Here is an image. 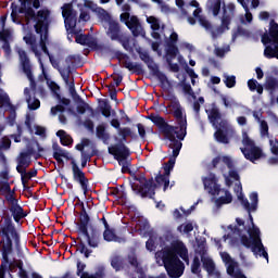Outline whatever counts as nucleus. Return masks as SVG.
Segmentation results:
<instances>
[{
    "mask_svg": "<svg viewBox=\"0 0 278 278\" xmlns=\"http://www.w3.org/2000/svg\"><path fill=\"white\" fill-rule=\"evenodd\" d=\"M15 51L18 55L23 73H25L29 81H34V74L31 72V61L29 60V55H27V51H25L23 48H16Z\"/></svg>",
    "mask_w": 278,
    "mask_h": 278,
    "instance_id": "4468645a",
    "label": "nucleus"
},
{
    "mask_svg": "<svg viewBox=\"0 0 278 278\" xmlns=\"http://www.w3.org/2000/svg\"><path fill=\"white\" fill-rule=\"evenodd\" d=\"M109 153L110 155H113L119 166L131 155L129 148H127L123 141H118L117 143L109 147Z\"/></svg>",
    "mask_w": 278,
    "mask_h": 278,
    "instance_id": "ddd939ff",
    "label": "nucleus"
},
{
    "mask_svg": "<svg viewBox=\"0 0 278 278\" xmlns=\"http://www.w3.org/2000/svg\"><path fill=\"white\" fill-rule=\"evenodd\" d=\"M4 199L8 205L2 208L0 215V240L23 242V235L16 225L21 227V220L27 218L29 213L18 203L14 192L5 194Z\"/></svg>",
    "mask_w": 278,
    "mask_h": 278,
    "instance_id": "f257e3e1",
    "label": "nucleus"
},
{
    "mask_svg": "<svg viewBox=\"0 0 278 278\" xmlns=\"http://www.w3.org/2000/svg\"><path fill=\"white\" fill-rule=\"evenodd\" d=\"M248 87L251 92H257V94H264V86H262L260 83H257L255 79L248 80Z\"/></svg>",
    "mask_w": 278,
    "mask_h": 278,
    "instance_id": "c9c22d12",
    "label": "nucleus"
},
{
    "mask_svg": "<svg viewBox=\"0 0 278 278\" xmlns=\"http://www.w3.org/2000/svg\"><path fill=\"white\" fill-rule=\"evenodd\" d=\"M111 266L116 273H119V270H125V268H127V262H125V258L122 256H113Z\"/></svg>",
    "mask_w": 278,
    "mask_h": 278,
    "instance_id": "c756f323",
    "label": "nucleus"
},
{
    "mask_svg": "<svg viewBox=\"0 0 278 278\" xmlns=\"http://www.w3.org/2000/svg\"><path fill=\"white\" fill-rule=\"evenodd\" d=\"M204 189L207 190L208 194L212 197H218L222 190L220 185H218V178L216 174L210 173L207 177H202Z\"/></svg>",
    "mask_w": 278,
    "mask_h": 278,
    "instance_id": "2eb2a0df",
    "label": "nucleus"
},
{
    "mask_svg": "<svg viewBox=\"0 0 278 278\" xmlns=\"http://www.w3.org/2000/svg\"><path fill=\"white\" fill-rule=\"evenodd\" d=\"M106 36L113 42H119L125 51H134L130 46V38L121 28V24L116 21L109 22V28L106 30Z\"/></svg>",
    "mask_w": 278,
    "mask_h": 278,
    "instance_id": "9b49d317",
    "label": "nucleus"
},
{
    "mask_svg": "<svg viewBox=\"0 0 278 278\" xmlns=\"http://www.w3.org/2000/svg\"><path fill=\"white\" fill-rule=\"evenodd\" d=\"M122 65L124 66V68H127L129 71H132V73H135V75H143L144 74V70L142 68V64L140 63H135L131 62V59L128 56V59H124L122 61Z\"/></svg>",
    "mask_w": 278,
    "mask_h": 278,
    "instance_id": "b1692460",
    "label": "nucleus"
},
{
    "mask_svg": "<svg viewBox=\"0 0 278 278\" xmlns=\"http://www.w3.org/2000/svg\"><path fill=\"white\" fill-rule=\"evenodd\" d=\"M148 68L151 71V73H152V75H154V77H157V79H159V81H161V84H166V81H168V77H166V74H164L160 71V66H157V64L149 63Z\"/></svg>",
    "mask_w": 278,
    "mask_h": 278,
    "instance_id": "cd10ccee",
    "label": "nucleus"
},
{
    "mask_svg": "<svg viewBox=\"0 0 278 278\" xmlns=\"http://www.w3.org/2000/svg\"><path fill=\"white\" fill-rule=\"evenodd\" d=\"M201 262L204 270L208 273V275H213L214 270H216V264H214V261L210 257H205V250H200Z\"/></svg>",
    "mask_w": 278,
    "mask_h": 278,
    "instance_id": "a878e982",
    "label": "nucleus"
},
{
    "mask_svg": "<svg viewBox=\"0 0 278 278\" xmlns=\"http://www.w3.org/2000/svg\"><path fill=\"white\" fill-rule=\"evenodd\" d=\"M236 266H238V263L236 261H232L231 263H227V274L230 277H236L238 271H236Z\"/></svg>",
    "mask_w": 278,
    "mask_h": 278,
    "instance_id": "052dcab7",
    "label": "nucleus"
},
{
    "mask_svg": "<svg viewBox=\"0 0 278 278\" xmlns=\"http://www.w3.org/2000/svg\"><path fill=\"white\" fill-rule=\"evenodd\" d=\"M24 42H26L27 45H29V47H31V51L33 53H35L36 58L38 59V62L40 64V68H42V71H45V63H42V53H40V51H38V48H36V36H34V34L28 33L26 36L23 37Z\"/></svg>",
    "mask_w": 278,
    "mask_h": 278,
    "instance_id": "412c9836",
    "label": "nucleus"
},
{
    "mask_svg": "<svg viewBox=\"0 0 278 278\" xmlns=\"http://www.w3.org/2000/svg\"><path fill=\"white\" fill-rule=\"evenodd\" d=\"M118 136L122 137V139H119V141L125 143V142H127V138H134V132L131 131V128L124 127V128H119Z\"/></svg>",
    "mask_w": 278,
    "mask_h": 278,
    "instance_id": "ea45409f",
    "label": "nucleus"
},
{
    "mask_svg": "<svg viewBox=\"0 0 278 278\" xmlns=\"http://www.w3.org/2000/svg\"><path fill=\"white\" fill-rule=\"evenodd\" d=\"M225 79H224V84L226 86V88H236V76L231 75H224Z\"/></svg>",
    "mask_w": 278,
    "mask_h": 278,
    "instance_id": "6e6d98bb",
    "label": "nucleus"
},
{
    "mask_svg": "<svg viewBox=\"0 0 278 278\" xmlns=\"http://www.w3.org/2000/svg\"><path fill=\"white\" fill-rule=\"evenodd\" d=\"M56 137L60 138V142L63 147H73V137L66 134L65 130H58Z\"/></svg>",
    "mask_w": 278,
    "mask_h": 278,
    "instance_id": "473e14b6",
    "label": "nucleus"
},
{
    "mask_svg": "<svg viewBox=\"0 0 278 278\" xmlns=\"http://www.w3.org/2000/svg\"><path fill=\"white\" fill-rule=\"evenodd\" d=\"M60 75L65 84H70L71 79V65L66 67V70H61Z\"/></svg>",
    "mask_w": 278,
    "mask_h": 278,
    "instance_id": "e2e57ef3",
    "label": "nucleus"
},
{
    "mask_svg": "<svg viewBox=\"0 0 278 278\" xmlns=\"http://www.w3.org/2000/svg\"><path fill=\"white\" fill-rule=\"evenodd\" d=\"M26 14L28 21L34 18L36 20L34 29L36 34L40 36L39 47L41 48V51L46 55H51L49 48H47V40H49V27L51 26V24H49V12L40 11L37 15H35L33 10H28Z\"/></svg>",
    "mask_w": 278,
    "mask_h": 278,
    "instance_id": "0eeeda50",
    "label": "nucleus"
},
{
    "mask_svg": "<svg viewBox=\"0 0 278 278\" xmlns=\"http://www.w3.org/2000/svg\"><path fill=\"white\" fill-rule=\"evenodd\" d=\"M156 260H162L163 266L170 278H179L186 270V264H189L190 257L188 256V248L184 242H178L170 248H164L155 253ZM184 262H181V260Z\"/></svg>",
    "mask_w": 278,
    "mask_h": 278,
    "instance_id": "f03ea898",
    "label": "nucleus"
},
{
    "mask_svg": "<svg viewBox=\"0 0 278 278\" xmlns=\"http://www.w3.org/2000/svg\"><path fill=\"white\" fill-rule=\"evenodd\" d=\"M62 16L64 18L65 27L73 29L77 26V11L73 9L72 3H65L63 5Z\"/></svg>",
    "mask_w": 278,
    "mask_h": 278,
    "instance_id": "f3484780",
    "label": "nucleus"
},
{
    "mask_svg": "<svg viewBox=\"0 0 278 278\" xmlns=\"http://www.w3.org/2000/svg\"><path fill=\"white\" fill-rule=\"evenodd\" d=\"M72 172H73L74 181H77L78 184H80L84 194H87L89 180L86 178V173H84V170L79 168V166L77 165V163H75V161H72Z\"/></svg>",
    "mask_w": 278,
    "mask_h": 278,
    "instance_id": "a211bd4d",
    "label": "nucleus"
},
{
    "mask_svg": "<svg viewBox=\"0 0 278 278\" xmlns=\"http://www.w3.org/2000/svg\"><path fill=\"white\" fill-rule=\"evenodd\" d=\"M180 86L182 87L185 94H189V97H192V99H197V94H194V91L192 90V86L186 83V78L181 80Z\"/></svg>",
    "mask_w": 278,
    "mask_h": 278,
    "instance_id": "de8ad7c7",
    "label": "nucleus"
},
{
    "mask_svg": "<svg viewBox=\"0 0 278 278\" xmlns=\"http://www.w3.org/2000/svg\"><path fill=\"white\" fill-rule=\"evenodd\" d=\"M223 192L225 193L224 197H219L215 200V205L217 207H223V205H229L233 201V195H231V192L227 189H223Z\"/></svg>",
    "mask_w": 278,
    "mask_h": 278,
    "instance_id": "c85d7f7f",
    "label": "nucleus"
},
{
    "mask_svg": "<svg viewBox=\"0 0 278 278\" xmlns=\"http://www.w3.org/2000/svg\"><path fill=\"white\" fill-rule=\"evenodd\" d=\"M204 103H205V98L203 97H199L198 100L193 102V111L198 116L201 113V105H203Z\"/></svg>",
    "mask_w": 278,
    "mask_h": 278,
    "instance_id": "4d7b16f0",
    "label": "nucleus"
},
{
    "mask_svg": "<svg viewBox=\"0 0 278 278\" xmlns=\"http://www.w3.org/2000/svg\"><path fill=\"white\" fill-rule=\"evenodd\" d=\"M18 3H21V7H18L16 2L11 3V21L16 23V25H21V15L18 14H24L26 25H31V23H35L36 25V18H33V20L27 18L28 10H31L34 12L35 17L39 12H48V23L49 25H51V11H49V9L39 10L40 0H18ZM31 4H33V8H31ZM36 10H39V11L36 12Z\"/></svg>",
    "mask_w": 278,
    "mask_h": 278,
    "instance_id": "39448f33",
    "label": "nucleus"
},
{
    "mask_svg": "<svg viewBox=\"0 0 278 278\" xmlns=\"http://www.w3.org/2000/svg\"><path fill=\"white\" fill-rule=\"evenodd\" d=\"M210 10L213 12V16L220 14V5L223 0H208Z\"/></svg>",
    "mask_w": 278,
    "mask_h": 278,
    "instance_id": "37998d69",
    "label": "nucleus"
},
{
    "mask_svg": "<svg viewBox=\"0 0 278 278\" xmlns=\"http://www.w3.org/2000/svg\"><path fill=\"white\" fill-rule=\"evenodd\" d=\"M174 118L176 119L175 126L168 124L164 117L151 114L149 121L160 129L165 140L169 142H184L188 136V119L184 117L181 106L174 110Z\"/></svg>",
    "mask_w": 278,
    "mask_h": 278,
    "instance_id": "7ed1b4c3",
    "label": "nucleus"
},
{
    "mask_svg": "<svg viewBox=\"0 0 278 278\" xmlns=\"http://www.w3.org/2000/svg\"><path fill=\"white\" fill-rule=\"evenodd\" d=\"M229 25H231V15H227V9L224 8V15L222 16L220 26H223L228 31Z\"/></svg>",
    "mask_w": 278,
    "mask_h": 278,
    "instance_id": "3c124183",
    "label": "nucleus"
},
{
    "mask_svg": "<svg viewBox=\"0 0 278 278\" xmlns=\"http://www.w3.org/2000/svg\"><path fill=\"white\" fill-rule=\"evenodd\" d=\"M103 238L106 242H117L118 236H116V232L112 228H104Z\"/></svg>",
    "mask_w": 278,
    "mask_h": 278,
    "instance_id": "e433bc0d",
    "label": "nucleus"
},
{
    "mask_svg": "<svg viewBox=\"0 0 278 278\" xmlns=\"http://www.w3.org/2000/svg\"><path fill=\"white\" fill-rule=\"evenodd\" d=\"M269 147L273 155L278 156V139L277 138H270L269 139Z\"/></svg>",
    "mask_w": 278,
    "mask_h": 278,
    "instance_id": "338daca9",
    "label": "nucleus"
},
{
    "mask_svg": "<svg viewBox=\"0 0 278 278\" xmlns=\"http://www.w3.org/2000/svg\"><path fill=\"white\" fill-rule=\"evenodd\" d=\"M80 278H105V267H99L94 274L84 273Z\"/></svg>",
    "mask_w": 278,
    "mask_h": 278,
    "instance_id": "a19ab883",
    "label": "nucleus"
},
{
    "mask_svg": "<svg viewBox=\"0 0 278 278\" xmlns=\"http://www.w3.org/2000/svg\"><path fill=\"white\" fill-rule=\"evenodd\" d=\"M220 162H223L227 168H236V165L233 164V160L231 159V156H220L217 155L212 160V168H218V165L220 164Z\"/></svg>",
    "mask_w": 278,
    "mask_h": 278,
    "instance_id": "393cba45",
    "label": "nucleus"
},
{
    "mask_svg": "<svg viewBox=\"0 0 278 278\" xmlns=\"http://www.w3.org/2000/svg\"><path fill=\"white\" fill-rule=\"evenodd\" d=\"M175 58H177V54L173 55L170 53H166V62L172 73H179V64L173 63V60H175Z\"/></svg>",
    "mask_w": 278,
    "mask_h": 278,
    "instance_id": "58836bf2",
    "label": "nucleus"
},
{
    "mask_svg": "<svg viewBox=\"0 0 278 278\" xmlns=\"http://www.w3.org/2000/svg\"><path fill=\"white\" fill-rule=\"evenodd\" d=\"M147 23L151 25V29L153 31H160V20H157L155 16L147 17Z\"/></svg>",
    "mask_w": 278,
    "mask_h": 278,
    "instance_id": "603ef678",
    "label": "nucleus"
},
{
    "mask_svg": "<svg viewBox=\"0 0 278 278\" xmlns=\"http://www.w3.org/2000/svg\"><path fill=\"white\" fill-rule=\"evenodd\" d=\"M80 205L81 211L79 214V220L76 223V225L78 226L80 233H83L87 239L88 247H91V249H97V247H99V238H101V233L97 228H94V226L90 227V232L88 231V225H90V215H88L84 202H81Z\"/></svg>",
    "mask_w": 278,
    "mask_h": 278,
    "instance_id": "6e6552de",
    "label": "nucleus"
},
{
    "mask_svg": "<svg viewBox=\"0 0 278 278\" xmlns=\"http://www.w3.org/2000/svg\"><path fill=\"white\" fill-rule=\"evenodd\" d=\"M96 136L98 140H102L104 144H110V132H108L105 124H99L96 127Z\"/></svg>",
    "mask_w": 278,
    "mask_h": 278,
    "instance_id": "bb28decb",
    "label": "nucleus"
},
{
    "mask_svg": "<svg viewBox=\"0 0 278 278\" xmlns=\"http://www.w3.org/2000/svg\"><path fill=\"white\" fill-rule=\"evenodd\" d=\"M89 41L90 38L88 37V35H77L75 38V42H77V45H81L83 47H86Z\"/></svg>",
    "mask_w": 278,
    "mask_h": 278,
    "instance_id": "69168bd1",
    "label": "nucleus"
},
{
    "mask_svg": "<svg viewBox=\"0 0 278 278\" xmlns=\"http://www.w3.org/2000/svg\"><path fill=\"white\" fill-rule=\"evenodd\" d=\"M168 149H172V156H169L168 162L163 164V175L170 177V173H173V168H175V162H177V157H179V153H181V148L184 143L181 141H169Z\"/></svg>",
    "mask_w": 278,
    "mask_h": 278,
    "instance_id": "f8f14e48",
    "label": "nucleus"
},
{
    "mask_svg": "<svg viewBox=\"0 0 278 278\" xmlns=\"http://www.w3.org/2000/svg\"><path fill=\"white\" fill-rule=\"evenodd\" d=\"M12 192L14 197V194L16 193V190L15 189L12 190V187H10V182L0 180V194H12Z\"/></svg>",
    "mask_w": 278,
    "mask_h": 278,
    "instance_id": "c03bdc74",
    "label": "nucleus"
},
{
    "mask_svg": "<svg viewBox=\"0 0 278 278\" xmlns=\"http://www.w3.org/2000/svg\"><path fill=\"white\" fill-rule=\"evenodd\" d=\"M250 201L253 212H257V203H260V197L257 195V192H252L250 194Z\"/></svg>",
    "mask_w": 278,
    "mask_h": 278,
    "instance_id": "bf43d9fd",
    "label": "nucleus"
},
{
    "mask_svg": "<svg viewBox=\"0 0 278 278\" xmlns=\"http://www.w3.org/2000/svg\"><path fill=\"white\" fill-rule=\"evenodd\" d=\"M128 263L130 264V266H132V268H135V273H137L138 275H142L143 269L140 266V263L138 262V257H136V255H128Z\"/></svg>",
    "mask_w": 278,
    "mask_h": 278,
    "instance_id": "4c0bfd02",
    "label": "nucleus"
},
{
    "mask_svg": "<svg viewBox=\"0 0 278 278\" xmlns=\"http://www.w3.org/2000/svg\"><path fill=\"white\" fill-rule=\"evenodd\" d=\"M154 181H156L157 186H163V192H166V190H168V186H170V176H166V174L159 172Z\"/></svg>",
    "mask_w": 278,
    "mask_h": 278,
    "instance_id": "7c9ffc66",
    "label": "nucleus"
},
{
    "mask_svg": "<svg viewBox=\"0 0 278 278\" xmlns=\"http://www.w3.org/2000/svg\"><path fill=\"white\" fill-rule=\"evenodd\" d=\"M241 152L244 155L245 160H249L253 164L257 162L264 155V152H262V148L254 146L250 149L241 148Z\"/></svg>",
    "mask_w": 278,
    "mask_h": 278,
    "instance_id": "aec40b11",
    "label": "nucleus"
},
{
    "mask_svg": "<svg viewBox=\"0 0 278 278\" xmlns=\"http://www.w3.org/2000/svg\"><path fill=\"white\" fill-rule=\"evenodd\" d=\"M94 155H99V150L92 148L91 152H83L81 153V168H86L88 162L94 157Z\"/></svg>",
    "mask_w": 278,
    "mask_h": 278,
    "instance_id": "72a5a7b5",
    "label": "nucleus"
},
{
    "mask_svg": "<svg viewBox=\"0 0 278 278\" xmlns=\"http://www.w3.org/2000/svg\"><path fill=\"white\" fill-rule=\"evenodd\" d=\"M264 86L265 90H269L270 94H273V92H275V90L278 88V80L277 78L269 76L266 78Z\"/></svg>",
    "mask_w": 278,
    "mask_h": 278,
    "instance_id": "f704fd0d",
    "label": "nucleus"
},
{
    "mask_svg": "<svg viewBox=\"0 0 278 278\" xmlns=\"http://www.w3.org/2000/svg\"><path fill=\"white\" fill-rule=\"evenodd\" d=\"M100 112L104 118L112 116V105L106 100L103 101V105L100 106Z\"/></svg>",
    "mask_w": 278,
    "mask_h": 278,
    "instance_id": "49530a36",
    "label": "nucleus"
},
{
    "mask_svg": "<svg viewBox=\"0 0 278 278\" xmlns=\"http://www.w3.org/2000/svg\"><path fill=\"white\" fill-rule=\"evenodd\" d=\"M17 164L25 166V168H29L31 164V157L21 152L17 157Z\"/></svg>",
    "mask_w": 278,
    "mask_h": 278,
    "instance_id": "a18cd8bd",
    "label": "nucleus"
},
{
    "mask_svg": "<svg viewBox=\"0 0 278 278\" xmlns=\"http://www.w3.org/2000/svg\"><path fill=\"white\" fill-rule=\"evenodd\" d=\"M121 21L126 22V26L128 27V29H130L132 36L138 37L140 36V34H142V25L140 24V20H138V16H131L129 13H122Z\"/></svg>",
    "mask_w": 278,
    "mask_h": 278,
    "instance_id": "dca6fc26",
    "label": "nucleus"
},
{
    "mask_svg": "<svg viewBox=\"0 0 278 278\" xmlns=\"http://www.w3.org/2000/svg\"><path fill=\"white\" fill-rule=\"evenodd\" d=\"M191 273L193 275H201V260L199 256L193 257V262L191 264Z\"/></svg>",
    "mask_w": 278,
    "mask_h": 278,
    "instance_id": "8fccbe9b",
    "label": "nucleus"
},
{
    "mask_svg": "<svg viewBox=\"0 0 278 278\" xmlns=\"http://www.w3.org/2000/svg\"><path fill=\"white\" fill-rule=\"evenodd\" d=\"M177 231H179L180 233L184 231V233H190L191 231H194V226L192 225V223H187L185 226L180 225L177 227Z\"/></svg>",
    "mask_w": 278,
    "mask_h": 278,
    "instance_id": "13d9d810",
    "label": "nucleus"
},
{
    "mask_svg": "<svg viewBox=\"0 0 278 278\" xmlns=\"http://www.w3.org/2000/svg\"><path fill=\"white\" fill-rule=\"evenodd\" d=\"M248 233L250 238L247 235H242L240 237L241 244L245 247V249H251L254 255H256V253H261V257L268 260V252H266L264 243H262V232L260 231L257 226L248 228Z\"/></svg>",
    "mask_w": 278,
    "mask_h": 278,
    "instance_id": "1a4fd4ad",
    "label": "nucleus"
},
{
    "mask_svg": "<svg viewBox=\"0 0 278 278\" xmlns=\"http://www.w3.org/2000/svg\"><path fill=\"white\" fill-rule=\"evenodd\" d=\"M16 253L17 257L23 256V241H10L0 239V278H5L8 273H13L16 265L10 260Z\"/></svg>",
    "mask_w": 278,
    "mask_h": 278,
    "instance_id": "20e7f679",
    "label": "nucleus"
},
{
    "mask_svg": "<svg viewBox=\"0 0 278 278\" xmlns=\"http://www.w3.org/2000/svg\"><path fill=\"white\" fill-rule=\"evenodd\" d=\"M207 118L211 125L216 129L214 132V138L219 144H229V131H233L229 122L223 118V113L218 106H213L211 110H206Z\"/></svg>",
    "mask_w": 278,
    "mask_h": 278,
    "instance_id": "423d86ee",
    "label": "nucleus"
},
{
    "mask_svg": "<svg viewBox=\"0 0 278 278\" xmlns=\"http://www.w3.org/2000/svg\"><path fill=\"white\" fill-rule=\"evenodd\" d=\"M198 21L201 27H204V29L206 30L212 29V23H210L205 16H199Z\"/></svg>",
    "mask_w": 278,
    "mask_h": 278,
    "instance_id": "774afa93",
    "label": "nucleus"
},
{
    "mask_svg": "<svg viewBox=\"0 0 278 278\" xmlns=\"http://www.w3.org/2000/svg\"><path fill=\"white\" fill-rule=\"evenodd\" d=\"M238 200L248 213L254 212L251 202H249V199L244 198V194H238Z\"/></svg>",
    "mask_w": 278,
    "mask_h": 278,
    "instance_id": "09e8293b",
    "label": "nucleus"
},
{
    "mask_svg": "<svg viewBox=\"0 0 278 278\" xmlns=\"http://www.w3.org/2000/svg\"><path fill=\"white\" fill-rule=\"evenodd\" d=\"M178 40L179 35L173 31L169 36V39L166 41L167 48L165 53H169V55H179V48L177 47Z\"/></svg>",
    "mask_w": 278,
    "mask_h": 278,
    "instance_id": "4be33fe9",
    "label": "nucleus"
},
{
    "mask_svg": "<svg viewBox=\"0 0 278 278\" xmlns=\"http://www.w3.org/2000/svg\"><path fill=\"white\" fill-rule=\"evenodd\" d=\"M135 181L131 184V190L136 194H139L141 199H155V190H157V184L153 178L147 179L144 176H136Z\"/></svg>",
    "mask_w": 278,
    "mask_h": 278,
    "instance_id": "9d476101",
    "label": "nucleus"
},
{
    "mask_svg": "<svg viewBox=\"0 0 278 278\" xmlns=\"http://www.w3.org/2000/svg\"><path fill=\"white\" fill-rule=\"evenodd\" d=\"M242 144L243 147H249L250 149L255 147V141L249 138V134L247 131H242Z\"/></svg>",
    "mask_w": 278,
    "mask_h": 278,
    "instance_id": "864d4df0",
    "label": "nucleus"
},
{
    "mask_svg": "<svg viewBox=\"0 0 278 278\" xmlns=\"http://www.w3.org/2000/svg\"><path fill=\"white\" fill-rule=\"evenodd\" d=\"M26 102L28 104L29 110L35 111V110H38L40 108V100L34 99V101H31V96H28L26 98Z\"/></svg>",
    "mask_w": 278,
    "mask_h": 278,
    "instance_id": "5fc2aeb1",
    "label": "nucleus"
},
{
    "mask_svg": "<svg viewBox=\"0 0 278 278\" xmlns=\"http://www.w3.org/2000/svg\"><path fill=\"white\" fill-rule=\"evenodd\" d=\"M83 104L77 105L76 110L78 114H86V112H90L91 116H94V109L90 106V104L86 103L84 100H81Z\"/></svg>",
    "mask_w": 278,
    "mask_h": 278,
    "instance_id": "79ce46f5",
    "label": "nucleus"
},
{
    "mask_svg": "<svg viewBox=\"0 0 278 278\" xmlns=\"http://www.w3.org/2000/svg\"><path fill=\"white\" fill-rule=\"evenodd\" d=\"M79 253L84 254L85 257H90V254L92 253V250H89L86 248V243L80 239V242L78 243Z\"/></svg>",
    "mask_w": 278,
    "mask_h": 278,
    "instance_id": "680f3d73",
    "label": "nucleus"
},
{
    "mask_svg": "<svg viewBox=\"0 0 278 278\" xmlns=\"http://www.w3.org/2000/svg\"><path fill=\"white\" fill-rule=\"evenodd\" d=\"M0 40L3 42L2 49L5 55H10L12 53V48L10 47V40H12V30L2 29L0 30Z\"/></svg>",
    "mask_w": 278,
    "mask_h": 278,
    "instance_id": "5701e85b",
    "label": "nucleus"
},
{
    "mask_svg": "<svg viewBox=\"0 0 278 278\" xmlns=\"http://www.w3.org/2000/svg\"><path fill=\"white\" fill-rule=\"evenodd\" d=\"M271 43L275 46H265L264 55L265 58H267V60H273V58H276L278 60V41Z\"/></svg>",
    "mask_w": 278,
    "mask_h": 278,
    "instance_id": "2f4dec72",
    "label": "nucleus"
},
{
    "mask_svg": "<svg viewBox=\"0 0 278 278\" xmlns=\"http://www.w3.org/2000/svg\"><path fill=\"white\" fill-rule=\"evenodd\" d=\"M261 136L262 138H269V132H268V122L267 121H261Z\"/></svg>",
    "mask_w": 278,
    "mask_h": 278,
    "instance_id": "0e129e2a",
    "label": "nucleus"
},
{
    "mask_svg": "<svg viewBox=\"0 0 278 278\" xmlns=\"http://www.w3.org/2000/svg\"><path fill=\"white\" fill-rule=\"evenodd\" d=\"M261 42H263L264 46L266 45H273V42H278V24L275 22V20L270 21L269 24V34L265 33L262 35Z\"/></svg>",
    "mask_w": 278,
    "mask_h": 278,
    "instance_id": "6ab92c4d",
    "label": "nucleus"
}]
</instances>
